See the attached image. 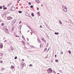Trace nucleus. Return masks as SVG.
Segmentation results:
<instances>
[{
	"label": "nucleus",
	"mask_w": 74,
	"mask_h": 74,
	"mask_svg": "<svg viewBox=\"0 0 74 74\" xmlns=\"http://www.w3.org/2000/svg\"><path fill=\"white\" fill-rule=\"evenodd\" d=\"M62 9L65 12H66L67 11V7H66L65 6L62 5Z\"/></svg>",
	"instance_id": "obj_1"
},
{
	"label": "nucleus",
	"mask_w": 74,
	"mask_h": 74,
	"mask_svg": "<svg viewBox=\"0 0 74 74\" xmlns=\"http://www.w3.org/2000/svg\"><path fill=\"white\" fill-rule=\"evenodd\" d=\"M47 71L48 73H49V74H51V73H52V69H51V68H49L47 69Z\"/></svg>",
	"instance_id": "obj_2"
},
{
	"label": "nucleus",
	"mask_w": 74,
	"mask_h": 74,
	"mask_svg": "<svg viewBox=\"0 0 74 74\" xmlns=\"http://www.w3.org/2000/svg\"><path fill=\"white\" fill-rule=\"evenodd\" d=\"M10 10L12 11H14V10H15V8L14 7H12L11 8Z\"/></svg>",
	"instance_id": "obj_3"
},
{
	"label": "nucleus",
	"mask_w": 74,
	"mask_h": 74,
	"mask_svg": "<svg viewBox=\"0 0 74 74\" xmlns=\"http://www.w3.org/2000/svg\"><path fill=\"white\" fill-rule=\"evenodd\" d=\"M41 39L43 41V42H46V40H45V39H44V38H43V37H41Z\"/></svg>",
	"instance_id": "obj_4"
},
{
	"label": "nucleus",
	"mask_w": 74,
	"mask_h": 74,
	"mask_svg": "<svg viewBox=\"0 0 74 74\" xmlns=\"http://www.w3.org/2000/svg\"><path fill=\"white\" fill-rule=\"evenodd\" d=\"M14 66H13V65H12L11 67L10 68L12 70H15V68H14Z\"/></svg>",
	"instance_id": "obj_5"
},
{
	"label": "nucleus",
	"mask_w": 74,
	"mask_h": 74,
	"mask_svg": "<svg viewBox=\"0 0 74 74\" xmlns=\"http://www.w3.org/2000/svg\"><path fill=\"white\" fill-rule=\"evenodd\" d=\"M5 32H6V33H8V29H7V28L5 29Z\"/></svg>",
	"instance_id": "obj_6"
},
{
	"label": "nucleus",
	"mask_w": 74,
	"mask_h": 74,
	"mask_svg": "<svg viewBox=\"0 0 74 74\" xmlns=\"http://www.w3.org/2000/svg\"><path fill=\"white\" fill-rule=\"evenodd\" d=\"M21 66L22 67H23L24 66H25V63H22L21 64Z\"/></svg>",
	"instance_id": "obj_7"
},
{
	"label": "nucleus",
	"mask_w": 74,
	"mask_h": 74,
	"mask_svg": "<svg viewBox=\"0 0 74 74\" xmlns=\"http://www.w3.org/2000/svg\"><path fill=\"white\" fill-rule=\"evenodd\" d=\"M35 1L36 3H40V0H35Z\"/></svg>",
	"instance_id": "obj_8"
},
{
	"label": "nucleus",
	"mask_w": 74,
	"mask_h": 74,
	"mask_svg": "<svg viewBox=\"0 0 74 74\" xmlns=\"http://www.w3.org/2000/svg\"><path fill=\"white\" fill-rule=\"evenodd\" d=\"M12 19V17H8V20H10V19Z\"/></svg>",
	"instance_id": "obj_9"
},
{
	"label": "nucleus",
	"mask_w": 74,
	"mask_h": 74,
	"mask_svg": "<svg viewBox=\"0 0 74 74\" xmlns=\"http://www.w3.org/2000/svg\"><path fill=\"white\" fill-rule=\"evenodd\" d=\"M3 44L1 43L0 45V48H3Z\"/></svg>",
	"instance_id": "obj_10"
},
{
	"label": "nucleus",
	"mask_w": 74,
	"mask_h": 74,
	"mask_svg": "<svg viewBox=\"0 0 74 74\" xmlns=\"http://www.w3.org/2000/svg\"><path fill=\"white\" fill-rule=\"evenodd\" d=\"M59 22L60 23L61 25H62V22L61 21H60V20L59 21Z\"/></svg>",
	"instance_id": "obj_11"
},
{
	"label": "nucleus",
	"mask_w": 74,
	"mask_h": 74,
	"mask_svg": "<svg viewBox=\"0 0 74 74\" xmlns=\"http://www.w3.org/2000/svg\"><path fill=\"white\" fill-rule=\"evenodd\" d=\"M37 14L38 15V16H40V12H38V13H37Z\"/></svg>",
	"instance_id": "obj_12"
},
{
	"label": "nucleus",
	"mask_w": 74,
	"mask_h": 74,
	"mask_svg": "<svg viewBox=\"0 0 74 74\" xmlns=\"http://www.w3.org/2000/svg\"><path fill=\"white\" fill-rule=\"evenodd\" d=\"M1 25L2 26H3L5 25V24L4 23H2L1 24Z\"/></svg>",
	"instance_id": "obj_13"
},
{
	"label": "nucleus",
	"mask_w": 74,
	"mask_h": 74,
	"mask_svg": "<svg viewBox=\"0 0 74 74\" xmlns=\"http://www.w3.org/2000/svg\"><path fill=\"white\" fill-rule=\"evenodd\" d=\"M55 34H57V35H58L59 34V33L57 32L56 33V32H55Z\"/></svg>",
	"instance_id": "obj_14"
},
{
	"label": "nucleus",
	"mask_w": 74,
	"mask_h": 74,
	"mask_svg": "<svg viewBox=\"0 0 74 74\" xmlns=\"http://www.w3.org/2000/svg\"><path fill=\"white\" fill-rule=\"evenodd\" d=\"M15 23H14V21H12V25H14V24Z\"/></svg>",
	"instance_id": "obj_15"
},
{
	"label": "nucleus",
	"mask_w": 74,
	"mask_h": 74,
	"mask_svg": "<svg viewBox=\"0 0 74 74\" xmlns=\"http://www.w3.org/2000/svg\"><path fill=\"white\" fill-rule=\"evenodd\" d=\"M22 42L23 43V45H24V44H25V42L23 41H22Z\"/></svg>",
	"instance_id": "obj_16"
},
{
	"label": "nucleus",
	"mask_w": 74,
	"mask_h": 74,
	"mask_svg": "<svg viewBox=\"0 0 74 74\" xmlns=\"http://www.w3.org/2000/svg\"><path fill=\"white\" fill-rule=\"evenodd\" d=\"M55 62H59V60H55Z\"/></svg>",
	"instance_id": "obj_17"
},
{
	"label": "nucleus",
	"mask_w": 74,
	"mask_h": 74,
	"mask_svg": "<svg viewBox=\"0 0 74 74\" xmlns=\"http://www.w3.org/2000/svg\"><path fill=\"white\" fill-rule=\"evenodd\" d=\"M18 27H19V28H21V27H22V26H21V25H20L18 26Z\"/></svg>",
	"instance_id": "obj_18"
},
{
	"label": "nucleus",
	"mask_w": 74,
	"mask_h": 74,
	"mask_svg": "<svg viewBox=\"0 0 74 74\" xmlns=\"http://www.w3.org/2000/svg\"><path fill=\"white\" fill-rule=\"evenodd\" d=\"M16 20H14L13 21H14V23H15V22H16Z\"/></svg>",
	"instance_id": "obj_19"
},
{
	"label": "nucleus",
	"mask_w": 74,
	"mask_h": 74,
	"mask_svg": "<svg viewBox=\"0 0 74 74\" xmlns=\"http://www.w3.org/2000/svg\"><path fill=\"white\" fill-rule=\"evenodd\" d=\"M47 48H45L44 49V51H47Z\"/></svg>",
	"instance_id": "obj_20"
},
{
	"label": "nucleus",
	"mask_w": 74,
	"mask_h": 74,
	"mask_svg": "<svg viewBox=\"0 0 74 74\" xmlns=\"http://www.w3.org/2000/svg\"><path fill=\"white\" fill-rule=\"evenodd\" d=\"M31 15L32 16H34V14H33V13H32L31 14Z\"/></svg>",
	"instance_id": "obj_21"
},
{
	"label": "nucleus",
	"mask_w": 74,
	"mask_h": 74,
	"mask_svg": "<svg viewBox=\"0 0 74 74\" xmlns=\"http://www.w3.org/2000/svg\"><path fill=\"white\" fill-rule=\"evenodd\" d=\"M3 61L1 60L0 61V62L1 63H3Z\"/></svg>",
	"instance_id": "obj_22"
},
{
	"label": "nucleus",
	"mask_w": 74,
	"mask_h": 74,
	"mask_svg": "<svg viewBox=\"0 0 74 74\" xmlns=\"http://www.w3.org/2000/svg\"><path fill=\"white\" fill-rule=\"evenodd\" d=\"M18 12H19V13H22V11H18Z\"/></svg>",
	"instance_id": "obj_23"
},
{
	"label": "nucleus",
	"mask_w": 74,
	"mask_h": 74,
	"mask_svg": "<svg viewBox=\"0 0 74 74\" xmlns=\"http://www.w3.org/2000/svg\"><path fill=\"white\" fill-rule=\"evenodd\" d=\"M68 52L70 54H71V51H69Z\"/></svg>",
	"instance_id": "obj_24"
},
{
	"label": "nucleus",
	"mask_w": 74,
	"mask_h": 74,
	"mask_svg": "<svg viewBox=\"0 0 74 74\" xmlns=\"http://www.w3.org/2000/svg\"><path fill=\"white\" fill-rule=\"evenodd\" d=\"M22 37L24 40H25V37H24L23 36H22Z\"/></svg>",
	"instance_id": "obj_25"
},
{
	"label": "nucleus",
	"mask_w": 74,
	"mask_h": 74,
	"mask_svg": "<svg viewBox=\"0 0 74 74\" xmlns=\"http://www.w3.org/2000/svg\"><path fill=\"white\" fill-rule=\"evenodd\" d=\"M29 5H31V4H32V3L30 2H29Z\"/></svg>",
	"instance_id": "obj_26"
},
{
	"label": "nucleus",
	"mask_w": 74,
	"mask_h": 74,
	"mask_svg": "<svg viewBox=\"0 0 74 74\" xmlns=\"http://www.w3.org/2000/svg\"><path fill=\"white\" fill-rule=\"evenodd\" d=\"M29 66H30V67H32V64H30Z\"/></svg>",
	"instance_id": "obj_27"
},
{
	"label": "nucleus",
	"mask_w": 74,
	"mask_h": 74,
	"mask_svg": "<svg viewBox=\"0 0 74 74\" xmlns=\"http://www.w3.org/2000/svg\"><path fill=\"white\" fill-rule=\"evenodd\" d=\"M38 39V41H39V42H40V40H39Z\"/></svg>",
	"instance_id": "obj_28"
},
{
	"label": "nucleus",
	"mask_w": 74,
	"mask_h": 74,
	"mask_svg": "<svg viewBox=\"0 0 74 74\" xmlns=\"http://www.w3.org/2000/svg\"><path fill=\"white\" fill-rule=\"evenodd\" d=\"M14 59H17V57L16 56L14 58Z\"/></svg>",
	"instance_id": "obj_29"
},
{
	"label": "nucleus",
	"mask_w": 74,
	"mask_h": 74,
	"mask_svg": "<svg viewBox=\"0 0 74 74\" xmlns=\"http://www.w3.org/2000/svg\"><path fill=\"white\" fill-rule=\"evenodd\" d=\"M0 55L2 56V55H3V53H0Z\"/></svg>",
	"instance_id": "obj_30"
},
{
	"label": "nucleus",
	"mask_w": 74,
	"mask_h": 74,
	"mask_svg": "<svg viewBox=\"0 0 74 74\" xmlns=\"http://www.w3.org/2000/svg\"><path fill=\"white\" fill-rule=\"evenodd\" d=\"M6 9H7V8L6 7L3 8V10H5Z\"/></svg>",
	"instance_id": "obj_31"
},
{
	"label": "nucleus",
	"mask_w": 74,
	"mask_h": 74,
	"mask_svg": "<svg viewBox=\"0 0 74 74\" xmlns=\"http://www.w3.org/2000/svg\"><path fill=\"white\" fill-rule=\"evenodd\" d=\"M33 5H31V6H30V8H33Z\"/></svg>",
	"instance_id": "obj_32"
},
{
	"label": "nucleus",
	"mask_w": 74,
	"mask_h": 74,
	"mask_svg": "<svg viewBox=\"0 0 74 74\" xmlns=\"http://www.w3.org/2000/svg\"><path fill=\"white\" fill-rule=\"evenodd\" d=\"M2 70H4L5 69L4 68H2Z\"/></svg>",
	"instance_id": "obj_33"
},
{
	"label": "nucleus",
	"mask_w": 74,
	"mask_h": 74,
	"mask_svg": "<svg viewBox=\"0 0 74 74\" xmlns=\"http://www.w3.org/2000/svg\"><path fill=\"white\" fill-rule=\"evenodd\" d=\"M22 23V21H20L19 23V24H20V23Z\"/></svg>",
	"instance_id": "obj_34"
},
{
	"label": "nucleus",
	"mask_w": 74,
	"mask_h": 74,
	"mask_svg": "<svg viewBox=\"0 0 74 74\" xmlns=\"http://www.w3.org/2000/svg\"><path fill=\"white\" fill-rule=\"evenodd\" d=\"M2 9V7L0 6V9Z\"/></svg>",
	"instance_id": "obj_35"
},
{
	"label": "nucleus",
	"mask_w": 74,
	"mask_h": 74,
	"mask_svg": "<svg viewBox=\"0 0 74 74\" xmlns=\"http://www.w3.org/2000/svg\"><path fill=\"white\" fill-rule=\"evenodd\" d=\"M37 10H39V8H37Z\"/></svg>",
	"instance_id": "obj_36"
},
{
	"label": "nucleus",
	"mask_w": 74,
	"mask_h": 74,
	"mask_svg": "<svg viewBox=\"0 0 74 74\" xmlns=\"http://www.w3.org/2000/svg\"><path fill=\"white\" fill-rule=\"evenodd\" d=\"M40 28H42V26H41V25H40Z\"/></svg>",
	"instance_id": "obj_37"
},
{
	"label": "nucleus",
	"mask_w": 74,
	"mask_h": 74,
	"mask_svg": "<svg viewBox=\"0 0 74 74\" xmlns=\"http://www.w3.org/2000/svg\"><path fill=\"white\" fill-rule=\"evenodd\" d=\"M22 60L23 62H24V59H23Z\"/></svg>",
	"instance_id": "obj_38"
},
{
	"label": "nucleus",
	"mask_w": 74,
	"mask_h": 74,
	"mask_svg": "<svg viewBox=\"0 0 74 74\" xmlns=\"http://www.w3.org/2000/svg\"><path fill=\"white\" fill-rule=\"evenodd\" d=\"M31 47H33V46H31Z\"/></svg>",
	"instance_id": "obj_39"
},
{
	"label": "nucleus",
	"mask_w": 74,
	"mask_h": 74,
	"mask_svg": "<svg viewBox=\"0 0 74 74\" xmlns=\"http://www.w3.org/2000/svg\"><path fill=\"white\" fill-rule=\"evenodd\" d=\"M59 71H60V73H61L62 71H61V70Z\"/></svg>",
	"instance_id": "obj_40"
},
{
	"label": "nucleus",
	"mask_w": 74,
	"mask_h": 74,
	"mask_svg": "<svg viewBox=\"0 0 74 74\" xmlns=\"http://www.w3.org/2000/svg\"><path fill=\"white\" fill-rule=\"evenodd\" d=\"M41 6H42V7H43V5H41Z\"/></svg>",
	"instance_id": "obj_41"
},
{
	"label": "nucleus",
	"mask_w": 74,
	"mask_h": 74,
	"mask_svg": "<svg viewBox=\"0 0 74 74\" xmlns=\"http://www.w3.org/2000/svg\"><path fill=\"white\" fill-rule=\"evenodd\" d=\"M55 57H56V54L55 55Z\"/></svg>",
	"instance_id": "obj_42"
},
{
	"label": "nucleus",
	"mask_w": 74,
	"mask_h": 74,
	"mask_svg": "<svg viewBox=\"0 0 74 74\" xmlns=\"http://www.w3.org/2000/svg\"><path fill=\"white\" fill-rule=\"evenodd\" d=\"M40 46H42V44H41L40 45Z\"/></svg>",
	"instance_id": "obj_43"
},
{
	"label": "nucleus",
	"mask_w": 74,
	"mask_h": 74,
	"mask_svg": "<svg viewBox=\"0 0 74 74\" xmlns=\"http://www.w3.org/2000/svg\"><path fill=\"white\" fill-rule=\"evenodd\" d=\"M49 51V50H47V52H48Z\"/></svg>",
	"instance_id": "obj_44"
},
{
	"label": "nucleus",
	"mask_w": 74,
	"mask_h": 74,
	"mask_svg": "<svg viewBox=\"0 0 74 74\" xmlns=\"http://www.w3.org/2000/svg\"><path fill=\"white\" fill-rule=\"evenodd\" d=\"M28 27H29V28H30V26H28Z\"/></svg>",
	"instance_id": "obj_45"
},
{
	"label": "nucleus",
	"mask_w": 74,
	"mask_h": 74,
	"mask_svg": "<svg viewBox=\"0 0 74 74\" xmlns=\"http://www.w3.org/2000/svg\"><path fill=\"white\" fill-rule=\"evenodd\" d=\"M5 7V6L3 5V7L4 8V7Z\"/></svg>",
	"instance_id": "obj_46"
},
{
	"label": "nucleus",
	"mask_w": 74,
	"mask_h": 74,
	"mask_svg": "<svg viewBox=\"0 0 74 74\" xmlns=\"http://www.w3.org/2000/svg\"><path fill=\"white\" fill-rule=\"evenodd\" d=\"M47 47H48V45H47Z\"/></svg>",
	"instance_id": "obj_47"
},
{
	"label": "nucleus",
	"mask_w": 74,
	"mask_h": 74,
	"mask_svg": "<svg viewBox=\"0 0 74 74\" xmlns=\"http://www.w3.org/2000/svg\"><path fill=\"white\" fill-rule=\"evenodd\" d=\"M18 0V1H21V0Z\"/></svg>",
	"instance_id": "obj_48"
},
{
	"label": "nucleus",
	"mask_w": 74,
	"mask_h": 74,
	"mask_svg": "<svg viewBox=\"0 0 74 74\" xmlns=\"http://www.w3.org/2000/svg\"><path fill=\"white\" fill-rule=\"evenodd\" d=\"M62 54H63V52H62Z\"/></svg>",
	"instance_id": "obj_49"
},
{
	"label": "nucleus",
	"mask_w": 74,
	"mask_h": 74,
	"mask_svg": "<svg viewBox=\"0 0 74 74\" xmlns=\"http://www.w3.org/2000/svg\"><path fill=\"white\" fill-rule=\"evenodd\" d=\"M48 50L49 51V49Z\"/></svg>",
	"instance_id": "obj_50"
},
{
	"label": "nucleus",
	"mask_w": 74,
	"mask_h": 74,
	"mask_svg": "<svg viewBox=\"0 0 74 74\" xmlns=\"http://www.w3.org/2000/svg\"><path fill=\"white\" fill-rule=\"evenodd\" d=\"M16 37H17V36H15Z\"/></svg>",
	"instance_id": "obj_51"
},
{
	"label": "nucleus",
	"mask_w": 74,
	"mask_h": 74,
	"mask_svg": "<svg viewBox=\"0 0 74 74\" xmlns=\"http://www.w3.org/2000/svg\"><path fill=\"white\" fill-rule=\"evenodd\" d=\"M46 58H48V57H46Z\"/></svg>",
	"instance_id": "obj_52"
},
{
	"label": "nucleus",
	"mask_w": 74,
	"mask_h": 74,
	"mask_svg": "<svg viewBox=\"0 0 74 74\" xmlns=\"http://www.w3.org/2000/svg\"><path fill=\"white\" fill-rule=\"evenodd\" d=\"M57 74H60V73H58Z\"/></svg>",
	"instance_id": "obj_53"
},
{
	"label": "nucleus",
	"mask_w": 74,
	"mask_h": 74,
	"mask_svg": "<svg viewBox=\"0 0 74 74\" xmlns=\"http://www.w3.org/2000/svg\"><path fill=\"white\" fill-rule=\"evenodd\" d=\"M31 31H32V29H31Z\"/></svg>",
	"instance_id": "obj_54"
}]
</instances>
